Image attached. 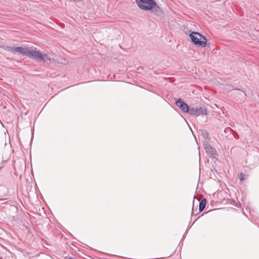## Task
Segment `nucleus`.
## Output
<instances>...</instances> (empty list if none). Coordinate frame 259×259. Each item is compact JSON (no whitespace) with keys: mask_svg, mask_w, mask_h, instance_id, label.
Returning a JSON list of instances; mask_svg holds the SVG:
<instances>
[{"mask_svg":"<svg viewBox=\"0 0 259 259\" xmlns=\"http://www.w3.org/2000/svg\"><path fill=\"white\" fill-rule=\"evenodd\" d=\"M240 93H241L242 95H243V96L244 95V93L243 92H240Z\"/></svg>","mask_w":259,"mask_h":259,"instance_id":"9","label":"nucleus"},{"mask_svg":"<svg viewBox=\"0 0 259 259\" xmlns=\"http://www.w3.org/2000/svg\"><path fill=\"white\" fill-rule=\"evenodd\" d=\"M205 150L210 156H213L216 154L215 150L210 145H205Z\"/></svg>","mask_w":259,"mask_h":259,"instance_id":"6","label":"nucleus"},{"mask_svg":"<svg viewBox=\"0 0 259 259\" xmlns=\"http://www.w3.org/2000/svg\"><path fill=\"white\" fill-rule=\"evenodd\" d=\"M206 203V201L205 199H202L199 203V210L202 211L205 208Z\"/></svg>","mask_w":259,"mask_h":259,"instance_id":"7","label":"nucleus"},{"mask_svg":"<svg viewBox=\"0 0 259 259\" xmlns=\"http://www.w3.org/2000/svg\"><path fill=\"white\" fill-rule=\"evenodd\" d=\"M192 41L196 46L203 48L206 45V39L204 36L198 32H193L190 34Z\"/></svg>","mask_w":259,"mask_h":259,"instance_id":"3","label":"nucleus"},{"mask_svg":"<svg viewBox=\"0 0 259 259\" xmlns=\"http://www.w3.org/2000/svg\"><path fill=\"white\" fill-rule=\"evenodd\" d=\"M1 47L5 50L13 54H21L39 61L45 62L46 59L51 61L54 59L53 54H43L40 52L30 48L7 46H3Z\"/></svg>","mask_w":259,"mask_h":259,"instance_id":"1","label":"nucleus"},{"mask_svg":"<svg viewBox=\"0 0 259 259\" xmlns=\"http://www.w3.org/2000/svg\"><path fill=\"white\" fill-rule=\"evenodd\" d=\"M239 179L241 181H243V180H244V179H245L244 175L242 173H241L239 175Z\"/></svg>","mask_w":259,"mask_h":259,"instance_id":"8","label":"nucleus"},{"mask_svg":"<svg viewBox=\"0 0 259 259\" xmlns=\"http://www.w3.org/2000/svg\"><path fill=\"white\" fill-rule=\"evenodd\" d=\"M189 113L195 116L206 115L207 114L206 109L204 107L191 108L189 109Z\"/></svg>","mask_w":259,"mask_h":259,"instance_id":"4","label":"nucleus"},{"mask_svg":"<svg viewBox=\"0 0 259 259\" xmlns=\"http://www.w3.org/2000/svg\"><path fill=\"white\" fill-rule=\"evenodd\" d=\"M136 2L142 10H151L153 13L157 15L162 13V9L154 0H136Z\"/></svg>","mask_w":259,"mask_h":259,"instance_id":"2","label":"nucleus"},{"mask_svg":"<svg viewBox=\"0 0 259 259\" xmlns=\"http://www.w3.org/2000/svg\"><path fill=\"white\" fill-rule=\"evenodd\" d=\"M176 104L182 110L183 112L185 113L189 112V109L188 106L187 104L183 102L180 99L176 101Z\"/></svg>","mask_w":259,"mask_h":259,"instance_id":"5","label":"nucleus"}]
</instances>
